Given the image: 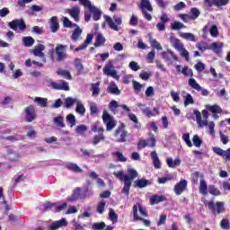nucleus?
I'll return each instance as SVG.
<instances>
[{
	"mask_svg": "<svg viewBox=\"0 0 230 230\" xmlns=\"http://www.w3.org/2000/svg\"><path fill=\"white\" fill-rule=\"evenodd\" d=\"M54 123L58 127H61L62 128H64V127H66V125L64 124V117H62V116L54 118Z\"/></svg>",
	"mask_w": 230,
	"mask_h": 230,
	"instance_id": "obj_50",
	"label": "nucleus"
},
{
	"mask_svg": "<svg viewBox=\"0 0 230 230\" xmlns=\"http://www.w3.org/2000/svg\"><path fill=\"white\" fill-rule=\"evenodd\" d=\"M151 157H152L153 164H154L155 168H156V169L161 168V160H159L157 152H155V151L151 152Z\"/></svg>",
	"mask_w": 230,
	"mask_h": 230,
	"instance_id": "obj_30",
	"label": "nucleus"
},
{
	"mask_svg": "<svg viewBox=\"0 0 230 230\" xmlns=\"http://www.w3.org/2000/svg\"><path fill=\"white\" fill-rule=\"evenodd\" d=\"M188 187V181L186 180H181L180 182L176 183L174 186V193L176 195H182L186 191Z\"/></svg>",
	"mask_w": 230,
	"mask_h": 230,
	"instance_id": "obj_12",
	"label": "nucleus"
},
{
	"mask_svg": "<svg viewBox=\"0 0 230 230\" xmlns=\"http://www.w3.org/2000/svg\"><path fill=\"white\" fill-rule=\"evenodd\" d=\"M184 28H186V25L179 21H175L174 22L171 23V30L179 31Z\"/></svg>",
	"mask_w": 230,
	"mask_h": 230,
	"instance_id": "obj_37",
	"label": "nucleus"
},
{
	"mask_svg": "<svg viewBox=\"0 0 230 230\" xmlns=\"http://www.w3.org/2000/svg\"><path fill=\"white\" fill-rule=\"evenodd\" d=\"M22 41L23 42V45L26 46V48H31V46L35 44V40L31 36L23 37Z\"/></svg>",
	"mask_w": 230,
	"mask_h": 230,
	"instance_id": "obj_34",
	"label": "nucleus"
},
{
	"mask_svg": "<svg viewBox=\"0 0 230 230\" xmlns=\"http://www.w3.org/2000/svg\"><path fill=\"white\" fill-rule=\"evenodd\" d=\"M179 53L181 55V57H182L183 58H185V60L187 62L190 61V52H188V50H186V49H181V50H179Z\"/></svg>",
	"mask_w": 230,
	"mask_h": 230,
	"instance_id": "obj_58",
	"label": "nucleus"
},
{
	"mask_svg": "<svg viewBox=\"0 0 230 230\" xmlns=\"http://www.w3.org/2000/svg\"><path fill=\"white\" fill-rule=\"evenodd\" d=\"M88 129L89 128H87V126H85V125H79V126L76 127L75 132H76V134L82 135L84 132H87Z\"/></svg>",
	"mask_w": 230,
	"mask_h": 230,
	"instance_id": "obj_59",
	"label": "nucleus"
},
{
	"mask_svg": "<svg viewBox=\"0 0 230 230\" xmlns=\"http://www.w3.org/2000/svg\"><path fill=\"white\" fill-rule=\"evenodd\" d=\"M146 208H145L141 204L137 203L133 206V218L134 220H141V218L146 217Z\"/></svg>",
	"mask_w": 230,
	"mask_h": 230,
	"instance_id": "obj_6",
	"label": "nucleus"
},
{
	"mask_svg": "<svg viewBox=\"0 0 230 230\" xmlns=\"http://www.w3.org/2000/svg\"><path fill=\"white\" fill-rule=\"evenodd\" d=\"M6 157L9 161H19V159H21V155L13 149H7Z\"/></svg>",
	"mask_w": 230,
	"mask_h": 230,
	"instance_id": "obj_23",
	"label": "nucleus"
},
{
	"mask_svg": "<svg viewBox=\"0 0 230 230\" xmlns=\"http://www.w3.org/2000/svg\"><path fill=\"white\" fill-rule=\"evenodd\" d=\"M108 93H111V94H119L121 91H119L118 85H116V84L112 82L108 86Z\"/></svg>",
	"mask_w": 230,
	"mask_h": 230,
	"instance_id": "obj_35",
	"label": "nucleus"
},
{
	"mask_svg": "<svg viewBox=\"0 0 230 230\" xmlns=\"http://www.w3.org/2000/svg\"><path fill=\"white\" fill-rule=\"evenodd\" d=\"M141 111L145 116H147V118H154V116H155V114L150 111V108H141Z\"/></svg>",
	"mask_w": 230,
	"mask_h": 230,
	"instance_id": "obj_60",
	"label": "nucleus"
},
{
	"mask_svg": "<svg viewBox=\"0 0 230 230\" xmlns=\"http://www.w3.org/2000/svg\"><path fill=\"white\" fill-rule=\"evenodd\" d=\"M66 121L70 124V127L73 128L76 125V118L73 114H68L66 116Z\"/></svg>",
	"mask_w": 230,
	"mask_h": 230,
	"instance_id": "obj_52",
	"label": "nucleus"
},
{
	"mask_svg": "<svg viewBox=\"0 0 230 230\" xmlns=\"http://www.w3.org/2000/svg\"><path fill=\"white\" fill-rule=\"evenodd\" d=\"M66 226H67V220L66 218H62L53 222L52 225L49 226V230L60 229V227H66Z\"/></svg>",
	"mask_w": 230,
	"mask_h": 230,
	"instance_id": "obj_18",
	"label": "nucleus"
},
{
	"mask_svg": "<svg viewBox=\"0 0 230 230\" xmlns=\"http://www.w3.org/2000/svg\"><path fill=\"white\" fill-rule=\"evenodd\" d=\"M118 102L116 101H111L109 104V108L113 112V114H118Z\"/></svg>",
	"mask_w": 230,
	"mask_h": 230,
	"instance_id": "obj_51",
	"label": "nucleus"
},
{
	"mask_svg": "<svg viewBox=\"0 0 230 230\" xmlns=\"http://www.w3.org/2000/svg\"><path fill=\"white\" fill-rule=\"evenodd\" d=\"M220 227L222 229H230V223L229 219L227 218H223L220 222Z\"/></svg>",
	"mask_w": 230,
	"mask_h": 230,
	"instance_id": "obj_61",
	"label": "nucleus"
},
{
	"mask_svg": "<svg viewBox=\"0 0 230 230\" xmlns=\"http://www.w3.org/2000/svg\"><path fill=\"white\" fill-rule=\"evenodd\" d=\"M222 48H224V43L212 42L208 46V49L214 51V53H220L222 51Z\"/></svg>",
	"mask_w": 230,
	"mask_h": 230,
	"instance_id": "obj_26",
	"label": "nucleus"
},
{
	"mask_svg": "<svg viewBox=\"0 0 230 230\" xmlns=\"http://www.w3.org/2000/svg\"><path fill=\"white\" fill-rule=\"evenodd\" d=\"M24 111L25 120L28 121V123H31V121L37 118V115L35 114V108L33 106L26 107Z\"/></svg>",
	"mask_w": 230,
	"mask_h": 230,
	"instance_id": "obj_11",
	"label": "nucleus"
},
{
	"mask_svg": "<svg viewBox=\"0 0 230 230\" xmlns=\"http://www.w3.org/2000/svg\"><path fill=\"white\" fill-rule=\"evenodd\" d=\"M93 42V34H87L86 39L84 43H82L78 48L75 49V51H82Z\"/></svg>",
	"mask_w": 230,
	"mask_h": 230,
	"instance_id": "obj_21",
	"label": "nucleus"
},
{
	"mask_svg": "<svg viewBox=\"0 0 230 230\" xmlns=\"http://www.w3.org/2000/svg\"><path fill=\"white\" fill-rule=\"evenodd\" d=\"M8 26L11 28V30H13V31H17V30L24 31L26 30V23L24 22V20H13L9 22Z\"/></svg>",
	"mask_w": 230,
	"mask_h": 230,
	"instance_id": "obj_8",
	"label": "nucleus"
},
{
	"mask_svg": "<svg viewBox=\"0 0 230 230\" xmlns=\"http://www.w3.org/2000/svg\"><path fill=\"white\" fill-rule=\"evenodd\" d=\"M58 28L60 26L58 25V18L57 16H53L50 18V30L52 33H57L58 31Z\"/></svg>",
	"mask_w": 230,
	"mask_h": 230,
	"instance_id": "obj_25",
	"label": "nucleus"
},
{
	"mask_svg": "<svg viewBox=\"0 0 230 230\" xmlns=\"http://www.w3.org/2000/svg\"><path fill=\"white\" fill-rule=\"evenodd\" d=\"M135 186H137V188H146L148 181L145 179L137 180L135 181Z\"/></svg>",
	"mask_w": 230,
	"mask_h": 230,
	"instance_id": "obj_48",
	"label": "nucleus"
},
{
	"mask_svg": "<svg viewBox=\"0 0 230 230\" xmlns=\"http://www.w3.org/2000/svg\"><path fill=\"white\" fill-rule=\"evenodd\" d=\"M190 17H192V20L195 21V19H198V17L200 15V11L199 10V8H191L190 9Z\"/></svg>",
	"mask_w": 230,
	"mask_h": 230,
	"instance_id": "obj_56",
	"label": "nucleus"
},
{
	"mask_svg": "<svg viewBox=\"0 0 230 230\" xmlns=\"http://www.w3.org/2000/svg\"><path fill=\"white\" fill-rule=\"evenodd\" d=\"M80 4H83L84 8H88L90 10L93 21H100L102 19V10L96 8L90 0H79Z\"/></svg>",
	"mask_w": 230,
	"mask_h": 230,
	"instance_id": "obj_2",
	"label": "nucleus"
},
{
	"mask_svg": "<svg viewBox=\"0 0 230 230\" xmlns=\"http://www.w3.org/2000/svg\"><path fill=\"white\" fill-rule=\"evenodd\" d=\"M171 44L174 49H177V51H180L184 48V44L175 37H171Z\"/></svg>",
	"mask_w": 230,
	"mask_h": 230,
	"instance_id": "obj_22",
	"label": "nucleus"
},
{
	"mask_svg": "<svg viewBox=\"0 0 230 230\" xmlns=\"http://www.w3.org/2000/svg\"><path fill=\"white\" fill-rule=\"evenodd\" d=\"M207 127H208L210 136H212V137H215V122H208Z\"/></svg>",
	"mask_w": 230,
	"mask_h": 230,
	"instance_id": "obj_63",
	"label": "nucleus"
},
{
	"mask_svg": "<svg viewBox=\"0 0 230 230\" xmlns=\"http://www.w3.org/2000/svg\"><path fill=\"white\" fill-rule=\"evenodd\" d=\"M146 141L147 143V146H150L151 148H154V146H155V145L157 143L155 137L152 133H149V138Z\"/></svg>",
	"mask_w": 230,
	"mask_h": 230,
	"instance_id": "obj_43",
	"label": "nucleus"
},
{
	"mask_svg": "<svg viewBox=\"0 0 230 230\" xmlns=\"http://www.w3.org/2000/svg\"><path fill=\"white\" fill-rule=\"evenodd\" d=\"M229 4V0H216L215 6L220 8L221 6H226Z\"/></svg>",
	"mask_w": 230,
	"mask_h": 230,
	"instance_id": "obj_62",
	"label": "nucleus"
},
{
	"mask_svg": "<svg viewBox=\"0 0 230 230\" xmlns=\"http://www.w3.org/2000/svg\"><path fill=\"white\" fill-rule=\"evenodd\" d=\"M194 114L196 116V121L199 128H204V127H208V118H209V113L208 112V110H203L201 113L200 111L196 110L194 111Z\"/></svg>",
	"mask_w": 230,
	"mask_h": 230,
	"instance_id": "obj_3",
	"label": "nucleus"
},
{
	"mask_svg": "<svg viewBox=\"0 0 230 230\" xmlns=\"http://www.w3.org/2000/svg\"><path fill=\"white\" fill-rule=\"evenodd\" d=\"M78 101L79 100L76 98L67 97L65 100V107H66V109H71V107H73L75 103L76 104Z\"/></svg>",
	"mask_w": 230,
	"mask_h": 230,
	"instance_id": "obj_36",
	"label": "nucleus"
},
{
	"mask_svg": "<svg viewBox=\"0 0 230 230\" xmlns=\"http://www.w3.org/2000/svg\"><path fill=\"white\" fill-rule=\"evenodd\" d=\"M161 56H162V58H164V60H166V61L179 60L177 56H175V54L172 50H167L165 52H162Z\"/></svg>",
	"mask_w": 230,
	"mask_h": 230,
	"instance_id": "obj_20",
	"label": "nucleus"
},
{
	"mask_svg": "<svg viewBox=\"0 0 230 230\" xmlns=\"http://www.w3.org/2000/svg\"><path fill=\"white\" fill-rule=\"evenodd\" d=\"M180 37L181 39H185V40H190V42H195V35L190 32H181Z\"/></svg>",
	"mask_w": 230,
	"mask_h": 230,
	"instance_id": "obj_38",
	"label": "nucleus"
},
{
	"mask_svg": "<svg viewBox=\"0 0 230 230\" xmlns=\"http://www.w3.org/2000/svg\"><path fill=\"white\" fill-rule=\"evenodd\" d=\"M105 44V38L102 34H98L96 37V41L94 43L95 48H100Z\"/></svg>",
	"mask_w": 230,
	"mask_h": 230,
	"instance_id": "obj_44",
	"label": "nucleus"
},
{
	"mask_svg": "<svg viewBox=\"0 0 230 230\" xmlns=\"http://www.w3.org/2000/svg\"><path fill=\"white\" fill-rule=\"evenodd\" d=\"M73 28H75V30L72 31V35H71L70 39L72 40H74L75 42H76L80 39L84 30H82V28H80V26L78 24H76V26H75Z\"/></svg>",
	"mask_w": 230,
	"mask_h": 230,
	"instance_id": "obj_19",
	"label": "nucleus"
},
{
	"mask_svg": "<svg viewBox=\"0 0 230 230\" xmlns=\"http://www.w3.org/2000/svg\"><path fill=\"white\" fill-rule=\"evenodd\" d=\"M128 118H129L130 121H133L135 128H141V124H139V121H138L136 114L129 113Z\"/></svg>",
	"mask_w": 230,
	"mask_h": 230,
	"instance_id": "obj_42",
	"label": "nucleus"
},
{
	"mask_svg": "<svg viewBox=\"0 0 230 230\" xmlns=\"http://www.w3.org/2000/svg\"><path fill=\"white\" fill-rule=\"evenodd\" d=\"M207 111L208 112H212V114H222V108H220L217 104L215 105H206Z\"/></svg>",
	"mask_w": 230,
	"mask_h": 230,
	"instance_id": "obj_29",
	"label": "nucleus"
},
{
	"mask_svg": "<svg viewBox=\"0 0 230 230\" xmlns=\"http://www.w3.org/2000/svg\"><path fill=\"white\" fill-rule=\"evenodd\" d=\"M119 143H125L127 141L128 132L123 128H119L114 134Z\"/></svg>",
	"mask_w": 230,
	"mask_h": 230,
	"instance_id": "obj_14",
	"label": "nucleus"
},
{
	"mask_svg": "<svg viewBox=\"0 0 230 230\" xmlns=\"http://www.w3.org/2000/svg\"><path fill=\"white\" fill-rule=\"evenodd\" d=\"M66 48H67V46H64V45H58L56 48V55L58 57L57 58L58 62H62V60L66 58V52H64Z\"/></svg>",
	"mask_w": 230,
	"mask_h": 230,
	"instance_id": "obj_17",
	"label": "nucleus"
},
{
	"mask_svg": "<svg viewBox=\"0 0 230 230\" xmlns=\"http://www.w3.org/2000/svg\"><path fill=\"white\" fill-rule=\"evenodd\" d=\"M57 74L59 76H64V78H66L67 80H71V73H69V71H67V70L58 69L57 71Z\"/></svg>",
	"mask_w": 230,
	"mask_h": 230,
	"instance_id": "obj_47",
	"label": "nucleus"
},
{
	"mask_svg": "<svg viewBox=\"0 0 230 230\" xmlns=\"http://www.w3.org/2000/svg\"><path fill=\"white\" fill-rule=\"evenodd\" d=\"M100 94V82L92 84V96H98Z\"/></svg>",
	"mask_w": 230,
	"mask_h": 230,
	"instance_id": "obj_46",
	"label": "nucleus"
},
{
	"mask_svg": "<svg viewBox=\"0 0 230 230\" xmlns=\"http://www.w3.org/2000/svg\"><path fill=\"white\" fill-rule=\"evenodd\" d=\"M75 67L78 75H81L82 71H84V65H82V60L80 58H76L75 60Z\"/></svg>",
	"mask_w": 230,
	"mask_h": 230,
	"instance_id": "obj_45",
	"label": "nucleus"
},
{
	"mask_svg": "<svg viewBox=\"0 0 230 230\" xmlns=\"http://www.w3.org/2000/svg\"><path fill=\"white\" fill-rule=\"evenodd\" d=\"M104 19H105L106 22H108V24L111 30H114V31H119V29L118 28V25L121 24V22H122L121 17L114 15L113 19L115 21V23H114V21L112 20V18H111V16H109V15H104Z\"/></svg>",
	"mask_w": 230,
	"mask_h": 230,
	"instance_id": "obj_7",
	"label": "nucleus"
},
{
	"mask_svg": "<svg viewBox=\"0 0 230 230\" xmlns=\"http://www.w3.org/2000/svg\"><path fill=\"white\" fill-rule=\"evenodd\" d=\"M208 192L210 193V195H213L214 197H220V195H222L220 190L215 187V185L208 186Z\"/></svg>",
	"mask_w": 230,
	"mask_h": 230,
	"instance_id": "obj_39",
	"label": "nucleus"
},
{
	"mask_svg": "<svg viewBox=\"0 0 230 230\" xmlns=\"http://www.w3.org/2000/svg\"><path fill=\"white\" fill-rule=\"evenodd\" d=\"M99 135L95 136L93 140V145H98L100 141H105V136L103 135L104 129L103 128H99L98 129Z\"/></svg>",
	"mask_w": 230,
	"mask_h": 230,
	"instance_id": "obj_24",
	"label": "nucleus"
},
{
	"mask_svg": "<svg viewBox=\"0 0 230 230\" xmlns=\"http://www.w3.org/2000/svg\"><path fill=\"white\" fill-rule=\"evenodd\" d=\"M35 103H38L40 107H48V99L42 97H35L34 98Z\"/></svg>",
	"mask_w": 230,
	"mask_h": 230,
	"instance_id": "obj_41",
	"label": "nucleus"
},
{
	"mask_svg": "<svg viewBox=\"0 0 230 230\" xmlns=\"http://www.w3.org/2000/svg\"><path fill=\"white\" fill-rule=\"evenodd\" d=\"M128 175H125L124 179V187L122 189V193H125L127 197H128V193H130V187L132 186V181L137 177V171L134 169L128 170Z\"/></svg>",
	"mask_w": 230,
	"mask_h": 230,
	"instance_id": "obj_1",
	"label": "nucleus"
},
{
	"mask_svg": "<svg viewBox=\"0 0 230 230\" xmlns=\"http://www.w3.org/2000/svg\"><path fill=\"white\" fill-rule=\"evenodd\" d=\"M193 103H195V102L193 101V96H191V94L188 93L184 100V106L188 107V105H191Z\"/></svg>",
	"mask_w": 230,
	"mask_h": 230,
	"instance_id": "obj_57",
	"label": "nucleus"
},
{
	"mask_svg": "<svg viewBox=\"0 0 230 230\" xmlns=\"http://www.w3.org/2000/svg\"><path fill=\"white\" fill-rule=\"evenodd\" d=\"M50 87L52 89H56L58 91H69V84L66 81H59L58 83L52 82L50 84Z\"/></svg>",
	"mask_w": 230,
	"mask_h": 230,
	"instance_id": "obj_13",
	"label": "nucleus"
},
{
	"mask_svg": "<svg viewBox=\"0 0 230 230\" xmlns=\"http://www.w3.org/2000/svg\"><path fill=\"white\" fill-rule=\"evenodd\" d=\"M149 42L151 47H153L155 49H158V51H162L163 47L161 46V43H159V41L152 38V35H149Z\"/></svg>",
	"mask_w": 230,
	"mask_h": 230,
	"instance_id": "obj_33",
	"label": "nucleus"
},
{
	"mask_svg": "<svg viewBox=\"0 0 230 230\" xmlns=\"http://www.w3.org/2000/svg\"><path fill=\"white\" fill-rule=\"evenodd\" d=\"M46 49V47L42 44H39L34 47V49L31 50V53L34 55V57H40V58H42L43 62H46V55L44 54V51Z\"/></svg>",
	"mask_w": 230,
	"mask_h": 230,
	"instance_id": "obj_10",
	"label": "nucleus"
},
{
	"mask_svg": "<svg viewBox=\"0 0 230 230\" xmlns=\"http://www.w3.org/2000/svg\"><path fill=\"white\" fill-rule=\"evenodd\" d=\"M66 167L70 172H75V173H82V172H84V170H82V168H80L78 164L75 163H67Z\"/></svg>",
	"mask_w": 230,
	"mask_h": 230,
	"instance_id": "obj_27",
	"label": "nucleus"
},
{
	"mask_svg": "<svg viewBox=\"0 0 230 230\" xmlns=\"http://www.w3.org/2000/svg\"><path fill=\"white\" fill-rule=\"evenodd\" d=\"M154 58H155V51L152 50L147 54L146 61L148 64H154Z\"/></svg>",
	"mask_w": 230,
	"mask_h": 230,
	"instance_id": "obj_64",
	"label": "nucleus"
},
{
	"mask_svg": "<svg viewBox=\"0 0 230 230\" xmlns=\"http://www.w3.org/2000/svg\"><path fill=\"white\" fill-rule=\"evenodd\" d=\"M66 13H69L75 22L80 21V7L78 5L66 9Z\"/></svg>",
	"mask_w": 230,
	"mask_h": 230,
	"instance_id": "obj_15",
	"label": "nucleus"
},
{
	"mask_svg": "<svg viewBox=\"0 0 230 230\" xmlns=\"http://www.w3.org/2000/svg\"><path fill=\"white\" fill-rule=\"evenodd\" d=\"M75 105V112L80 114V116H84L85 114V106H84V103L79 100Z\"/></svg>",
	"mask_w": 230,
	"mask_h": 230,
	"instance_id": "obj_32",
	"label": "nucleus"
},
{
	"mask_svg": "<svg viewBox=\"0 0 230 230\" xmlns=\"http://www.w3.org/2000/svg\"><path fill=\"white\" fill-rule=\"evenodd\" d=\"M216 0H203V4L206 10H211L212 6H215Z\"/></svg>",
	"mask_w": 230,
	"mask_h": 230,
	"instance_id": "obj_54",
	"label": "nucleus"
},
{
	"mask_svg": "<svg viewBox=\"0 0 230 230\" xmlns=\"http://www.w3.org/2000/svg\"><path fill=\"white\" fill-rule=\"evenodd\" d=\"M164 200H166V197L164 196L153 195L150 198V204L154 206V204H159V202H164Z\"/></svg>",
	"mask_w": 230,
	"mask_h": 230,
	"instance_id": "obj_31",
	"label": "nucleus"
},
{
	"mask_svg": "<svg viewBox=\"0 0 230 230\" xmlns=\"http://www.w3.org/2000/svg\"><path fill=\"white\" fill-rule=\"evenodd\" d=\"M102 121L106 125V130L108 132H111V130L116 128V120L107 111H104L102 113Z\"/></svg>",
	"mask_w": 230,
	"mask_h": 230,
	"instance_id": "obj_5",
	"label": "nucleus"
},
{
	"mask_svg": "<svg viewBox=\"0 0 230 230\" xmlns=\"http://www.w3.org/2000/svg\"><path fill=\"white\" fill-rule=\"evenodd\" d=\"M63 26H65V28H74L76 26V23H73L69 18L65 17L63 18Z\"/></svg>",
	"mask_w": 230,
	"mask_h": 230,
	"instance_id": "obj_49",
	"label": "nucleus"
},
{
	"mask_svg": "<svg viewBox=\"0 0 230 230\" xmlns=\"http://www.w3.org/2000/svg\"><path fill=\"white\" fill-rule=\"evenodd\" d=\"M192 141L193 145L196 146L197 148H200V146H202V140L200 139V137H199V135H194Z\"/></svg>",
	"mask_w": 230,
	"mask_h": 230,
	"instance_id": "obj_53",
	"label": "nucleus"
},
{
	"mask_svg": "<svg viewBox=\"0 0 230 230\" xmlns=\"http://www.w3.org/2000/svg\"><path fill=\"white\" fill-rule=\"evenodd\" d=\"M205 206H208V209L212 211L213 215L217 213L218 215L226 212V207L224 202L219 201L215 204L214 200L209 201L208 203H205Z\"/></svg>",
	"mask_w": 230,
	"mask_h": 230,
	"instance_id": "obj_4",
	"label": "nucleus"
},
{
	"mask_svg": "<svg viewBox=\"0 0 230 230\" xmlns=\"http://www.w3.org/2000/svg\"><path fill=\"white\" fill-rule=\"evenodd\" d=\"M138 8L142 12H146V11L154 12V7H152V4L150 3V0H140Z\"/></svg>",
	"mask_w": 230,
	"mask_h": 230,
	"instance_id": "obj_16",
	"label": "nucleus"
},
{
	"mask_svg": "<svg viewBox=\"0 0 230 230\" xmlns=\"http://www.w3.org/2000/svg\"><path fill=\"white\" fill-rule=\"evenodd\" d=\"M199 193H201V195H204V197L208 195V183L206 182V180H204L203 177H201L199 181Z\"/></svg>",
	"mask_w": 230,
	"mask_h": 230,
	"instance_id": "obj_28",
	"label": "nucleus"
},
{
	"mask_svg": "<svg viewBox=\"0 0 230 230\" xmlns=\"http://www.w3.org/2000/svg\"><path fill=\"white\" fill-rule=\"evenodd\" d=\"M189 85L192 89H195L196 91H201L202 90V87L200 86V84H199V83H197V80H195L194 78L189 79Z\"/></svg>",
	"mask_w": 230,
	"mask_h": 230,
	"instance_id": "obj_40",
	"label": "nucleus"
},
{
	"mask_svg": "<svg viewBox=\"0 0 230 230\" xmlns=\"http://www.w3.org/2000/svg\"><path fill=\"white\" fill-rule=\"evenodd\" d=\"M181 74L184 75V76L191 77V76H193V70H191L188 66H184L181 69Z\"/></svg>",
	"mask_w": 230,
	"mask_h": 230,
	"instance_id": "obj_55",
	"label": "nucleus"
},
{
	"mask_svg": "<svg viewBox=\"0 0 230 230\" xmlns=\"http://www.w3.org/2000/svg\"><path fill=\"white\" fill-rule=\"evenodd\" d=\"M103 73L106 75V76H111V78H119L118 75V72L114 69V65H112V62H109L108 64L105 65L103 67Z\"/></svg>",
	"mask_w": 230,
	"mask_h": 230,
	"instance_id": "obj_9",
	"label": "nucleus"
}]
</instances>
